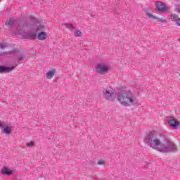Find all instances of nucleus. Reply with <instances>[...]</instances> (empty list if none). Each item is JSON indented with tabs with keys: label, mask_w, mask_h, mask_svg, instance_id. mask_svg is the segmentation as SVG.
<instances>
[{
	"label": "nucleus",
	"mask_w": 180,
	"mask_h": 180,
	"mask_svg": "<svg viewBox=\"0 0 180 180\" xmlns=\"http://www.w3.org/2000/svg\"><path fill=\"white\" fill-rule=\"evenodd\" d=\"M144 143L160 153H175L176 145L162 134L152 131L144 136Z\"/></svg>",
	"instance_id": "nucleus-1"
},
{
	"label": "nucleus",
	"mask_w": 180,
	"mask_h": 180,
	"mask_svg": "<svg viewBox=\"0 0 180 180\" xmlns=\"http://www.w3.org/2000/svg\"><path fill=\"white\" fill-rule=\"evenodd\" d=\"M117 99L122 106H131L139 105V101L131 91H121L117 94Z\"/></svg>",
	"instance_id": "nucleus-2"
},
{
	"label": "nucleus",
	"mask_w": 180,
	"mask_h": 180,
	"mask_svg": "<svg viewBox=\"0 0 180 180\" xmlns=\"http://www.w3.org/2000/svg\"><path fill=\"white\" fill-rule=\"evenodd\" d=\"M17 36H21L22 39H26L27 40H46L47 39V33L46 32H41L39 33L36 32H26L25 31H18Z\"/></svg>",
	"instance_id": "nucleus-3"
},
{
	"label": "nucleus",
	"mask_w": 180,
	"mask_h": 180,
	"mask_svg": "<svg viewBox=\"0 0 180 180\" xmlns=\"http://www.w3.org/2000/svg\"><path fill=\"white\" fill-rule=\"evenodd\" d=\"M95 68L97 74H99L100 75H105V74L109 72L110 68L107 63H100L96 65Z\"/></svg>",
	"instance_id": "nucleus-4"
},
{
	"label": "nucleus",
	"mask_w": 180,
	"mask_h": 180,
	"mask_svg": "<svg viewBox=\"0 0 180 180\" xmlns=\"http://www.w3.org/2000/svg\"><path fill=\"white\" fill-rule=\"evenodd\" d=\"M103 95L107 101H115V98H116V91H115L113 88L108 87L103 89Z\"/></svg>",
	"instance_id": "nucleus-5"
},
{
	"label": "nucleus",
	"mask_w": 180,
	"mask_h": 180,
	"mask_svg": "<svg viewBox=\"0 0 180 180\" xmlns=\"http://www.w3.org/2000/svg\"><path fill=\"white\" fill-rule=\"evenodd\" d=\"M155 6H156L157 11L158 12H162V13H165V12H167V11L168 10L165 4L161 1H156Z\"/></svg>",
	"instance_id": "nucleus-6"
},
{
	"label": "nucleus",
	"mask_w": 180,
	"mask_h": 180,
	"mask_svg": "<svg viewBox=\"0 0 180 180\" xmlns=\"http://www.w3.org/2000/svg\"><path fill=\"white\" fill-rule=\"evenodd\" d=\"M17 65L12 66V67H0V72L1 74H8L9 72H12L13 70L16 68Z\"/></svg>",
	"instance_id": "nucleus-7"
},
{
	"label": "nucleus",
	"mask_w": 180,
	"mask_h": 180,
	"mask_svg": "<svg viewBox=\"0 0 180 180\" xmlns=\"http://www.w3.org/2000/svg\"><path fill=\"white\" fill-rule=\"evenodd\" d=\"M167 123H169V126L173 127V129H176V127H178V126H179L180 124L179 122H177L176 120L174 118L169 119V120L167 121Z\"/></svg>",
	"instance_id": "nucleus-8"
},
{
	"label": "nucleus",
	"mask_w": 180,
	"mask_h": 180,
	"mask_svg": "<svg viewBox=\"0 0 180 180\" xmlns=\"http://www.w3.org/2000/svg\"><path fill=\"white\" fill-rule=\"evenodd\" d=\"M12 174H13V170L6 167H4L1 169V175H12Z\"/></svg>",
	"instance_id": "nucleus-9"
},
{
	"label": "nucleus",
	"mask_w": 180,
	"mask_h": 180,
	"mask_svg": "<svg viewBox=\"0 0 180 180\" xmlns=\"http://www.w3.org/2000/svg\"><path fill=\"white\" fill-rule=\"evenodd\" d=\"M146 15L148 16L150 19H157L158 22H161V23H164V22H166L165 20H162L161 18H156L155 16L153 15L150 11H146Z\"/></svg>",
	"instance_id": "nucleus-10"
},
{
	"label": "nucleus",
	"mask_w": 180,
	"mask_h": 180,
	"mask_svg": "<svg viewBox=\"0 0 180 180\" xmlns=\"http://www.w3.org/2000/svg\"><path fill=\"white\" fill-rule=\"evenodd\" d=\"M24 26H27V27H30V29H32L33 30H36V32H39V30H41V29H39V27H34L33 24H28L26 22Z\"/></svg>",
	"instance_id": "nucleus-11"
},
{
	"label": "nucleus",
	"mask_w": 180,
	"mask_h": 180,
	"mask_svg": "<svg viewBox=\"0 0 180 180\" xmlns=\"http://www.w3.org/2000/svg\"><path fill=\"white\" fill-rule=\"evenodd\" d=\"M14 24H15V19L13 18H10L6 22V26H8V27H12Z\"/></svg>",
	"instance_id": "nucleus-12"
},
{
	"label": "nucleus",
	"mask_w": 180,
	"mask_h": 180,
	"mask_svg": "<svg viewBox=\"0 0 180 180\" xmlns=\"http://www.w3.org/2000/svg\"><path fill=\"white\" fill-rule=\"evenodd\" d=\"M54 74H56V72L54 70H49L46 73V78L47 79H51L54 77Z\"/></svg>",
	"instance_id": "nucleus-13"
},
{
	"label": "nucleus",
	"mask_w": 180,
	"mask_h": 180,
	"mask_svg": "<svg viewBox=\"0 0 180 180\" xmlns=\"http://www.w3.org/2000/svg\"><path fill=\"white\" fill-rule=\"evenodd\" d=\"M179 18V17L176 14H171L170 15V19H171V20H172V22H176Z\"/></svg>",
	"instance_id": "nucleus-14"
},
{
	"label": "nucleus",
	"mask_w": 180,
	"mask_h": 180,
	"mask_svg": "<svg viewBox=\"0 0 180 180\" xmlns=\"http://www.w3.org/2000/svg\"><path fill=\"white\" fill-rule=\"evenodd\" d=\"M11 131H12V128L11 127H6L4 129L3 133H5L6 134H10Z\"/></svg>",
	"instance_id": "nucleus-15"
},
{
	"label": "nucleus",
	"mask_w": 180,
	"mask_h": 180,
	"mask_svg": "<svg viewBox=\"0 0 180 180\" xmlns=\"http://www.w3.org/2000/svg\"><path fill=\"white\" fill-rule=\"evenodd\" d=\"M6 47H9V44H8V43H0V49L5 50Z\"/></svg>",
	"instance_id": "nucleus-16"
},
{
	"label": "nucleus",
	"mask_w": 180,
	"mask_h": 180,
	"mask_svg": "<svg viewBox=\"0 0 180 180\" xmlns=\"http://www.w3.org/2000/svg\"><path fill=\"white\" fill-rule=\"evenodd\" d=\"M75 37H81L82 36V32L80 30H75Z\"/></svg>",
	"instance_id": "nucleus-17"
},
{
	"label": "nucleus",
	"mask_w": 180,
	"mask_h": 180,
	"mask_svg": "<svg viewBox=\"0 0 180 180\" xmlns=\"http://www.w3.org/2000/svg\"><path fill=\"white\" fill-rule=\"evenodd\" d=\"M23 60H25V55H20L18 56V60L17 63L19 64L20 61H23Z\"/></svg>",
	"instance_id": "nucleus-18"
},
{
	"label": "nucleus",
	"mask_w": 180,
	"mask_h": 180,
	"mask_svg": "<svg viewBox=\"0 0 180 180\" xmlns=\"http://www.w3.org/2000/svg\"><path fill=\"white\" fill-rule=\"evenodd\" d=\"M97 165H105V160H99L97 162Z\"/></svg>",
	"instance_id": "nucleus-19"
},
{
	"label": "nucleus",
	"mask_w": 180,
	"mask_h": 180,
	"mask_svg": "<svg viewBox=\"0 0 180 180\" xmlns=\"http://www.w3.org/2000/svg\"><path fill=\"white\" fill-rule=\"evenodd\" d=\"M33 146H34V143H33V142L26 143L27 147H33Z\"/></svg>",
	"instance_id": "nucleus-20"
},
{
	"label": "nucleus",
	"mask_w": 180,
	"mask_h": 180,
	"mask_svg": "<svg viewBox=\"0 0 180 180\" xmlns=\"http://www.w3.org/2000/svg\"><path fill=\"white\" fill-rule=\"evenodd\" d=\"M65 27L68 28V29H70L71 27H74V25H72V24H66L65 25Z\"/></svg>",
	"instance_id": "nucleus-21"
},
{
	"label": "nucleus",
	"mask_w": 180,
	"mask_h": 180,
	"mask_svg": "<svg viewBox=\"0 0 180 180\" xmlns=\"http://www.w3.org/2000/svg\"><path fill=\"white\" fill-rule=\"evenodd\" d=\"M5 126H6V124H5L4 122H0V127H1V129H4V127H5Z\"/></svg>",
	"instance_id": "nucleus-22"
},
{
	"label": "nucleus",
	"mask_w": 180,
	"mask_h": 180,
	"mask_svg": "<svg viewBox=\"0 0 180 180\" xmlns=\"http://www.w3.org/2000/svg\"><path fill=\"white\" fill-rule=\"evenodd\" d=\"M176 25H177V26H180V18H178L177 21H176Z\"/></svg>",
	"instance_id": "nucleus-23"
},
{
	"label": "nucleus",
	"mask_w": 180,
	"mask_h": 180,
	"mask_svg": "<svg viewBox=\"0 0 180 180\" xmlns=\"http://www.w3.org/2000/svg\"><path fill=\"white\" fill-rule=\"evenodd\" d=\"M0 54H1V56H5L6 54H9V53H8V52H3V53H1Z\"/></svg>",
	"instance_id": "nucleus-24"
}]
</instances>
